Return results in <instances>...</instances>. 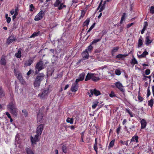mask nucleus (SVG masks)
<instances>
[{"instance_id":"1","label":"nucleus","mask_w":154,"mask_h":154,"mask_svg":"<svg viewBox=\"0 0 154 154\" xmlns=\"http://www.w3.org/2000/svg\"><path fill=\"white\" fill-rule=\"evenodd\" d=\"M35 74H38L40 71L44 69V67L42 61L40 60L37 63L35 66Z\"/></svg>"},{"instance_id":"2","label":"nucleus","mask_w":154,"mask_h":154,"mask_svg":"<svg viewBox=\"0 0 154 154\" xmlns=\"http://www.w3.org/2000/svg\"><path fill=\"white\" fill-rule=\"evenodd\" d=\"M45 12V10H41L35 16L34 20L35 21H38L41 20L43 18Z\"/></svg>"},{"instance_id":"3","label":"nucleus","mask_w":154,"mask_h":154,"mask_svg":"<svg viewBox=\"0 0 154 154\" xmlns=\"http://www.w3.org/2000/svg\"><path fill=\"white\" fill-rule=\"evenodd\" d=\"M49 92V89L47 88L44 90L42 93L39 94L38 96L41 99H44L46 97Z\"/></svg>"},{"instance_id":"4","label":"nucleus","mask_w":154,"mask_h":154,"mask_svg":"<svg viewBox=\"0 0 154 154\" xmlns=\"http://www.w3.org/2000/svg\"><path fill=\"white\" fill-rule=\"evenodd\" d=\"M153 40L149 35H146L145 39V43L146 45L148 46L152 42Z\"/></svg>"},{"instance_id":"5","label":"nucleus","mask_w":154,"mask_h":154,"mask_svg":"<svg viewBox=\"0 0 154 154\" xmlns=\"http://www.w3.org/2000/svg\"><path fill=\"white\" fill-rule=\"evenodd\" d=\"M112 0H106L104 2L103 4L102 5V2L100 3L99 6L97 8V11L99 9V12H101L105 8V5L106 2H108Z\"/></svg>"},{"instance_id":"6","label":"nucleus","mask_w":154,"mask_h":154,"mask_svg":"<svg viewBox=\"0 0 154 154\" xmlns=\"http://www.w3.org/2000/svg\"><path fill=\"white\" fill-rule=\"evenodd\" d=\"M115 85L116 87L120 91L122 92H125V90L123 89V86L120 82H118L115 83Z\"/></svg>"},{"instance_id":"7","label":"nucleus","mask_w":154,"mask_h":154,"mask_svg":"<svg viewBox=\"0 0 154 154\" xmlns=\"http://www.w3.org/2000/svg\"><path fill=\"white\" fill-rule=\"evenodd\" d=\"M39 136V135L36 134V135H35L34 138L32 136L31 137L30 140L32 144L34 143L36 144V142L39 141L38 137Z\"/></svg>"},{"instance_id":"8","label":"nucleus","mask_w":154,"mask_h":154,"mask_svg":"<svg viewBox=\"0 0 154 154\" xmlns=\"http://www.w3.org/2000/svg\"><path fill=\"white\" fill-rule=\"evenodd\" d=\"M9 110L11 114L16 116H17V109L14 108V106H10Z\"/></svg>"},{"instance_id":"9","label":"nucleus","mask_w":154,"mask_h":154,"mask_svg":"<svg viewBox=\"0 0 154 154\" xmlns=\"http://www.w3.org/2000/svg\"><path fill=\"white\" fill-rule=\"evenodd\" d=\"M43 125L41 124L39 125L37 128V134L40 135H41L43 129Z\"/></svg>"},{"instance_id":"10","label":"nucleus","mask_w":154,"mask_h":154,"mask_svg":"<svg viewBox=\"0 0 154 154\" xmlns=\"http://www.w3.org/2000/svg\"><path fill=\"white\" fill-rule=\"evenodd\" d=\"M96 44V40L94 39L88 47L87 51L88 52H90L93 48V45H95Z\"/></svg>"},{"instance_id":"11","label":"nucleus","mask_w":154,"mask_h":154,"mask_svg":"<svg viewBox=\"0 0 154 154\" xmlns=\"http://www.w3.org/2000/svg\"><path fill=\"white\" fill-rule=\"evenodd\" d=\"M45 76V75L43 73H40L37 76L35 79L41 82L44 79Z\"/></svg>"},{"instance_id":"12","label":"nucleus","mask_w":154,"mask_h":154,"mask_svg":"<svg viewBox=\"0 0 154 154\" xmlns=\"http://www.w3.org/2000/svg\"><path fill=\"white\" fill-rule=\"evenodd\" d=\"M82 54L84 60L88 59V58L89 54L87 49H86L85 51H84L82 53Z\"/></svg>"},{"instance_id":"13","label":"nucleus","mask_w":154,"mask_h":154,"mask_svg":"<svg viewBox=\"0 0 154 154\" xmlns=\"http://www.w3.org/2000/svg\"><path fill=\"white\" fill-rule=\"evenodd\" d=\"M15 40V37L14 35H11L7 39V43L9 44Z\"/></svg>"},{"instance_id":"14","label":"nucleus","mask_w":154,"mask_h":154,"mask_svg":"<svg viewBox=\"0 0 154 154\" xmlns=\"http://www.w3.org/2000/svg\"><path fill=\"white\" fill-rule=\"evenodd\" d=\"M14 71L15 74L17 77V79L19 80H22L23 78L21 73L19 71L16 70L15 69H14Z\"/></svg>"},{"instance_id":"15","label":"nucleus","mask_w":154,"mask_h":154,"mask_svg":"<svg viewBox=\"0 0 154 154\" xmlns=\"http://www.w3.org/2000/svg\"><path fill=\"white\" fill-rule=\"evenodd\" d=\"M78 85L74 83L73 84L71 87V90L73 92H75L78 90Z\"/></svg>"},{"instance_id":"16","label":"nucleus","mask_w":154,"mask_h":154,"mask_svg":"<svg viewBox=\"0 0 154 154\" xmlns=\"http://www.w3.org/2000/svg\"><path fill=\"white\" fill-rule=\"evenodd\" d=\"M41 82L35 79L33 83L34 87L36 88H38L40 86Z\"/></svg>"},{"instance_id":"17","label":"nucleus","mask_w":154,"mask_h":154,"mask_svg":"<svg viewBox=\"0 0 154 154\" xmlns=\"http://www.w3.org/2000/svg\"><path fill=\"white\" fill-rule=\"evenodd\" d=\"M140 123L141 125V128H145L147 124L146 121L144 119H142L140 121Z\"/></svg>"},{"instance_id":"18","label":"nucleus","mask_w":154,"mask_h":154,"mask_svg":"<svg viewBox=\"0 0 154 154\" xmlns=\"http://www.w3.org/2000/svg\"><path fill=\"white\" fill-rule=\"evenodd\" d=\"M128 56V54H119L117 55L116 58V59H123L124 58V57H126Z\"/></svg>"},{"instance_id":"19","label":"nucleus","mask_w":154,"mask_h":154,"mask_svg":"<svg viewBox=\"0 0 154 154\" xmlns=\"http://www.w3.org/2000/svg\"><path fill=\"white\" fill-rule=\"evenodd\" d=\"M119 49V47L118 46L116 47L113 48L112 50L111 53L112 56H114L115 53L117 52Z\"/></svg>"},{"instance_id":"20","label":"nucleus","mask_w":154,"mask_h":154,"mask_svg":"<svg viewBox=\"0 0 154 154\" xmlns=\"http://www.w3.org/2000/svg\"><path fill=\"white\" fill-rule=\"evenodd\" d=\"M91 94L89 92H88V94L89 95V97H91L92 95L93 94H94L95 96H96V89H91L90 90Z\"/></svg>"},{"instance_id":"21","label":"nucleus","mask_w":154,"mask_h":154,"mask_svg":"<svg viewBox=\"0 0 154 154\" xmlns=\"http://www.w3.org/2000/svg\"><path fill=\"white\" fill-rule=\"evenodd\" d=\"M33 62V60L29 59L27 61H26L25 63V65L26 66H30L32 63Z\"/></svg>"},{"instance_id":"22","label":"nucleus","mask_w":154,"mask_h":154,"mask_svg":"<svg viewBox=\"0 0 154 154\" xmlns=\"http://www.w3.org/2000/svg\"><path fill=\"white\" fill-rule=\"evenodd\" d=\"M43 114L42 113L39 112L38 114L37 118L39 121L40 122L42 119Z\"/></svg>"},{"instance_id":"23","label":"nucleus","mask_w":154,"mask_h":154,"mask_svg":"<svg viewBox=\"0 0 154 154\" xmlns=\"http://www.w3.org/2000/svg\"><path fill=\"white\" fill-rule=\"evenodd\" d=\"M143 40H141V39H139L138 42L137 43V46L138 48H140L143 45Z\"/></svg>"},{"instance_id":"24","label":"nucleus","mask_w":154,"mask_h":154,"mask_svg":"<svg viewBox=\"0 0 154 154\" xmlns=\"http://www.w3.org/2000/svg\"><path fill=\"white\" fill-rule=\"evenodd\" d=\"M131 64H133L134 65L135 64H137L138 62L136 59L134 57L131 59Z\"/></svg>"},{"instance_id":"25","label":"nucleus","mask_w":154,"mask_h":154,"mask_svg":"<svg viewBox=\"0 0 154 154\" xmlns=\"http://www.w3.org/2000/svg\"><path fill=\"white\" fill-rule=\"evenodd\" d=\"M126 13H123V15L120 21V24H122V22L124 20H125L126 17Z\"/></svg>"},{"instance_id":"26","label":"nucleus","mask_w":154,"mask_h":154,"mask_svg":"<svg viewBox=\"0 0 154 154\" xmlns=\"http://www.w3.org/2000/svg\"><path fill=\"white\" fill-rule=\"evenodd\" d=\"M138 136H133L131 140V141L132 142L134 141H135L137 142H138Z\"/></svg>"},{"instance_id":"27","label":"nucleus","mask_w":154,"mask_h":154,"mask_svg":"<svg viewBox=\"0 0 154 154\" xmlns=\"http://www.w3.org/2000/svg\"><path fill=\"white\" fill-rule=\"evenodd\" d=\"M21 52L19 50L17 53L15 54V56L18 58H20L21 57Z\"/></svg>"},{"instance_id":"28","label":"nucleus","mask_w":154,"mask_h":154,"mask_svg":"<svg viewBox=\"0 0 154 154\" xmlns=\"http://www.w3.org/2000/svg\"><path fill=\"white\" fill-rule=\"evenodd\" d=\"M92 74H90L89 73H88L85 79V81H87V80L91 79Z\"/></svg>"},{"instance_id":"29","label":"nucleus","mask_w":154,"mask_h":154,"mask_svg":"<svg viewBox=\"0 0 154 154\" xmlns=\"http://www.w3.org/2000/svg\"><path fill=\"white\" fill-rule=\"evenodd\" d=\"M89 22H90V19L89 18L87 19L84 22V23L83 24V26H88V25L89 24Z\"/></svg>"},{"instance_id":"30","label":"nucleus","mask_w":154,"mask_h":154,"mask_svg":"<svg viewBox=\"0 0 154 154\" xmlns=\"http://www.w3.org/2000/svg\"><path fill=\"white\" fill-rule=\"evenodd\" d=\"M62 150L63 152L66 153L67 152V147L66 145H63L62 146Z\"/></svg>"},{"instance_id":"31","label":"nucleus","mask_w":154,"mask_h":154,"mask_svg":"<svg viewBox=\"0 0 154 154\" xmlns=\"http://www.w3.org/2000/svg\"><path fill=\"white\" fill-rule=\"evenodd\" d=\"M66 122H67L70 123L71 124H72L73 122V118H68L66 120Z\"/></svg>"},{"instance_id":"32","label":"nucleus","mask_w":154,"mask_h":154,"mask_svg":"<svg viewBox=\"0 0 154 154\" xmlns=\"http://www.w3.org/2000/svg\"><path fill=\"white\" fill-rule=\"evenodd\" d=\"M85 74L83 72L81 73L79 76V79H80V80H83L84 79V76H85Z\"/></svg>"},{"instance_id":"33","label":"nucleus","mask_w":154,"mask_h":154,"mask_svg":"<svg viewBox=\"0 0 154 154\" xmlns=\"http://www.w3.org/2000/svg\"><path fill=\"white\" fill-rule=\"evenodd\" d=\"M60 4V1L59 0H56V2L54 4V5L55 7H58Z\"/></svg>"},{"instance_id":"34","label":"nucleus","mask_w":154,"mask_h":154,"mask_svg":"<svg viewBox=\"0 0 154 154\" xmlns=\"http://www.w3.org/2000/svg\"><path fill=\"white\" fill-rule=\"evenodd\" d=\"M26 151L27 154H34L32 151L29 148H27L26 149Z\"/></svg>"},{"instance_id":"35","label":"nucleus","mask_w":154,"mask_h":154,"mask_svg":"<svg viewBox=\"0 0 154 154\" xmlns=\"http://www.w3.org/2000/svg\"><path fill=\"white\" fill-rule=\"evenodd\" d=\"M39 32H35L33 33L30 36V38L34 37L35 36H37Z\"/></svg>"},{"instance_id":"36","label":"nucleus","mask_w":154,"mask_h":154,"mask_svg":"<svg viewBox=\"0 0 154 154\" xmlns=\"http://www.w3.org/2000/svg\"><path fill=\"white\" fill-rule=\"evenodd\" d=\"M1 64L2 65H5L6 64L5 60L4 58H2L1 60Z\"/></svg>"},{"instance_id":"37","label":"nucleus","mask_w":154,"mask_h":154,"mask_svg":"<svg viewBox=\"0 0 154 154\" xmlns=\"http://www.w3.org/2000/svg\"><path fill=\"white\" fill-rule=\"evenodd\" d=\"M4 94L3 93V91L2 89V88L0 87V97H2L4 96Z\"/></svg>"},{"instance_id":"38","label":"nucleus","mask_w":154,"mask_h":154,"mask_svg":"<svg viewBox=\"0 0 154 154\" xmlns=\"http://www.w3.org/2000/svg\"><path fill=\"white\" fill-rule=\"evenodd\" d=\"M147 97H148L151 94V92L150 91L149 89V87L147 89Z\"/></svg>"},{"instance_id":"39","label":"nucleus","mask_w":154,"mask_h":154,"mask_svg":"<svg viewBox=\"0 0 154 154\" xmlns=\"http://www.w3.org/2000/svg\"><path fill=\"white\" fill-rule=\"evenodd\" d=\"M121 73V71L119 69H116L115 71V73L116 75H119Z\"/></svg>"},{"instance_id":"40","label":"nucleus","mask_w":154,"mask_h":154,"mask_svg":"<svg viewBox=\"0 0 154 154\" xmlns=\"http://www.w3.org/2000/svg\"><path fill=\"white\" fill-rule=\"evenodd\" d=\"M109 96L111 97H116V95L115 94L114 92L113 91H111V92L109 94Z\"/></svg>"},{"instance_id":"41","label":"nucleus","mask_w":154,"mask_h":154,"mask_svg":"<svg viewBox=\"0 0 154 154\" xmlns=\"http://www.w3.org/2000/svg\"><path fill=\"white\" fill-rule=\"evenodd\" d=\"M115 142V140H112L110 142L109 145V146L110 147H112L114 144Z\"/></svg>"},{"instance_id":"42","label":"nucleus","mask_w":154,"mask_h":154,"mask_svg":"<svg viewBox=\"0 0 154 154\" xmlns=\"http://www.w3.org/2000/svg\"><path fill=\"white\" fill-rule=\"evenodd\" d=\"M153 100L152 99H151L149 102L148 105L149 106H153Z\"/></svg>"},{"instance_id":"43","label":"nucleus","mask_w":154,"mask_h":154,"mask_svg":"<svg viewBox=\"0 0 154 154\" xmlns=\"http://www.w3.org/2000/svg\"><path fill=\"white\" fill-rule=\"evenodd\" d=\"M96 24V23H94L91 26L90 28H89V29H88V32H90L91 29L94 27L95 26V25Z\"/></svg>"},{"instance_id":"44","label":"nucleus","mask_w":154,"mask_h":154,"mask_svg":"<svg viewBox=\"0 0 154 154\" xmlns=\"http://www.w3.org/2000/svg\"><path fill=\"white\" fill-rule=\"evenodd\" d=\"M145 72L146 75H148L150 73V70L149 69H146L145 70Z\"/></svg>"},{"instance_id":"45","label":"nucleus","mask_w":154,"mask_h":154,"mask_svg":"<svg viewBox=\"0 0 154 154\" xmlns=\"http://www.w3.org/2000/svg\"><path fill=\"white\" fill-rule=\"evenodd\" d=\"M150 13L152 14H154V7L152 6L151 7Z\"/></svg>"},{"instance_id":"46","label":"nucleus","mask_w":154,"mask_h":154,"mask_svg":"<svg viewBox=\"0 0 154 154\" xmlns=\"http://www.w3.org/2000/svg\"><path fill=\"white\" fill-rule=\"evenodd\" d=\"M22 112L24 113L23 115L25 117L27 116L28 114L27 112L25 109L23 110H22Z\"/></svg>"},{"instance_id":"47","label":"nucleus","mask_w":154,"mask_h":154,"mask_svg":"<svg viewBox=\"0 0 154 154\" xmlns=\"http://www.w3.org/2000/svg\"><path fill=\"white\" fill-rule=\"evenodd\" d=\"M91 79L93 80L96 81V78L94 76V74H92V76L91 77Z\"/></svg>"},{"instance_id":"48","label":"nucleus","mask_w":154,"mask_h":154,"mask_svg":"<svg viewBox=\"0 0 154 154\" xmlns=\"http://www.w3.org/2000/svg\"><path fill=\"white\" fill-rule=\"evenodd\" d=\"M85 14V12L83 10L82 11H81V15L80 16V18H83V17L84 16Z\"/></svg>"},{"instance_id":"49","label":"nucleus","mask_w":154,"mask_h":154,"mask_svg":"<svg viewBox=\"0 0 154 154\" xmlns=\"http://www.w3.org/2000/svg\"><path fill=\"white\" fill-rule=\"evenodd\" d=\"M138 99L140 101H142L144 100L143 98L141 97L139 95L138 96Z\"/></svg>"},{"instance_id":"50","label":"nucleus","mask_w":154,"mask_h":154,"mask_svg":"<svg viewBox=\"0 0 154 154\" xmlns=\"http://www.w3.org/2000/svg\"><path fill=\"white\" fill-rule=\"evenodd\" d=\"M126 112H127L130 115V117H133V115L132 113L130 112V111L128 109H126Z\"/></svg>"},{"instance_id":"51","label":"nucleus","mask_w":154,"mask_h":154,"mask_svg":"<svg viewBox=\"0 0 154 154\" xmlns=\"http://www.w3.org/2000/svg\"><path fill=\"white\" fill-rule=\"evenodd\" d=\"M143 76L145 78H149V82L150 83L151 82V75H149V76H147L145 75L144 74H143Z\"/></svg>"},{"instance_id":"52","label":"nucleus","mask_w":154,"mask_h":154,"mask_svg":"<svg viewBox=\"0 0 154 154\" xmlns=\"http://www.w3.org/2000/svg\"><path fill=\"white\" fill-rule=\"evenodd\" d=\"M30 11L32 12L33 10L32 9H34V7L32 4H31L30 5Z\"/></svg>"},{"instance_id":"53","label":"nucleus","mask_w":154,"mask_h":154,"mask_svg":"<svg viewBox=\"0 0 154 154\" xmlns=\"http://www.w3.org/2000/svg\"><path fill=\"white\" fill-rule=\"evenodd\" d=\"M106 33H107V32L106 30H103L101 32V34H102V36H103V35L106 34Z\"/></svg>"},{"instance_id":"54","label":"nucleus","mask_w":154,"mask_h":154,"mask_svg":"<svg viewBox=\"0 0 154 154\" xmlns=\"http://www.w3.org/2000/svg\"><path fill=\"white\" fill-rule=\"evenodd\" d=\"M120 129H121V126H120V125H119V127L116 130L118 134H119Z\"/></svg>"},{"instance_id":"55","label":"nucleus","mask_w":154,"mask_h":154,"mask_svg":"<svg viewBox=\"0 0 154 154\" xmlns=\"http://www.w3.org/2000/svg\"><path fill=\"white\" fill-rule=\"evenodd\" d=\"M63 3H61L60 4V6H59V7L58 8V9L59 10H61V9H62V8H63Z\"/></svg>"},{"instance_id":"56","label":"nucleus","mask_w":154,"mask_h":154,"mask_svg":"<svg viewBox=\"0 0 154 154\" xmlns=\"http://www.w3.org/2000/svg\"><path fill=\"white\" fill-rule=\"evenodd\" d=\"M20 82L22 84L25 85L26 84L24 80L23 79L22 80H19Z\"/></svg>"},{"instance_id":"57","label":"nucleus","mask_w":154,"mask_h":154,"mask_svg":"<svg viewBox=\"0 0 154 154\" xmlns=\"http://www.w3.org/2000/svg\"><path fill=\"white\" fill-rule=\"evenodd\" d=\"M6 19H7V20H6L7 22L8 23H9L11 22V18L10 17H8L6 18Z\"/></svg>"},{"instance_id":"58","label":"nucleus","mask_w":154,"mask_h":154,"mask_svg":"<svg viewBox=\"0 0 154 154\" xmlns=\"http://www.w3.org/2000/svg\"><path fill=\"white\" fill-rule=\"evenodd\" d=\"M134 24L133 23H129L127 25V27L128 28H129L131 27Z\"/></svg>"},{"instance_id":"59","label":"nucleus","mask_w":154,"mask_h":154,"mask_svg":"<svg viewBox=\"0 0 154 154\" xmlns=\"http://www.w3.org/2000/svg\"><path fill=\"white\" fill-rule=\"evenodd\" d=\"M17 8H16L15 9V11H14V14L15 15L17 16L18 15V12H17Z\"/></svg>"},{"instance_id":"60","label":"nucleus","mask_w":154,"mask_h":154,"mask_svg":"<svg viewBox=\"0 0 154 154\" xmlns=\"http://www.w3.org/2000/svg\"><path fill=\"white\" fill-rule=\"evenodd\" d=\"M6 115L9 118L11 119V117L10 115V114L8 112H6Z\"/></svg>"},{"instance_id":"61","label":"nucleus","mask_w":154,"mask_h":154,"mask_svg":"<svg viewBox=\"0 0 154 154\" xmlns=\"http://www.w3.org/2000/svg\"><path fill=\"white\" fill-rule=\"evenodd\" d=\"M148 25V23L146 21L144 22L143 26L147 27Z\"/></svg>"},{"instance_id":"62","label":"nucleus","mask_w":154,"mask_h":154,"mask_svg":"<svg viewBox=\"0 0 154 154\" xmlns=\"http://www.w3.org/2000/svg\"><path fill=\"white\" fill-rule=\"evenodd\" d=\"M14 105V103L12 101L9 104V106H13Z\"/></svg>"},{"instance_id":"63","label":"nucleus","mask_w":154,"mask_h":154,"mask_svg":"<svg viewBox=\"0 0 154 154\" xmlns=\"http://www.w3.org/2000/svg\"><path fill=\"white\" fill-rule=\"evenodd\" d=\"M81 81V80H80V79L79 78L77 79L76 80V81L74 83L77 84L78 82Z\"/></svg>"},{"instance_id":"64","label":"nucleus","mask_w":154,"mask_h":154,"mask_svg":"<svg viewBox=\"0 0 154 154\" xmlns=\"http://www.w3.org/2000/svg\"><path fill=\"white\" fill-rule=\"evenodd\" d=\"M32 71V70L31 69H30L27 73V75H29L31 74Z\"/></svg>"}]
</instances>
